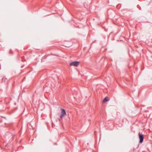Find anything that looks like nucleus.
Returning <instances> with one entry per match:
<instances>
[{"label": "nucleus", "instance_id": "obj_1", "mask_svg": "<svg viewBox=\"0 0 152 152\" xmlns=\"http://www.w3.org/2000/svg\"><path fill=\"white\" fill-rule=\"evenodd\" d=\"M139 137L140 139L139 142L140 143H141L143 142V139H144V135L143 134H141L140 132L138 134Z\"/></svg>", "mask_w": 152, "mask_h": 152}, {"label": "nucleus", "instance_id": "obj_2", "mask_svg": "<svg viewBox=\"0 0 152 152\" xmlns=\"http://www.w3.org/2000/svg\"><path fill=\"white\" fill-rule=\"evenodd\" d=\"M79 62L77 61H74L71 62L70 64V66H77L79 64Z\"/></svg>", "mask_w": 152, "mask_h": 152}, {"label": "nucleus", "instance_id": "obj_3", "mask_svg": "<svg viewBox=\"0 0 152 152\" xmlns=\"http://www.w3.org/2000/svg\"><path fill=\"white\" fill-rule=\"evenodd\" d=\"M66 114V113L65 110L64 109H61L60 118H61L65 115Z\"/></svg>", "mask_w": 152, "mask_h": 152}, {"label": "nucleus", "instance_id": "obj_4", "mask_svg": "<svg viewBox=\"0 0 152 152\" xmlns=\"http://www.w3.org/2000/svg\"><path fill=\"white\" fill-rule=\"evenodd\" d=\"M108 99L106 98H105L103 100V102L104 103L105 102H106L107 101H108Z\"/></svg>", "mask_w": 152, "mask_h": 152}, {"label": "nucleus", "instance_id": "obj_5", "mask_svg": "<svg viewBox=\"0 0 152 152\" xmlns=\"http://www.w3.org/2000/svg\"><path fill=\"white\" fill-rule=\"evenodd\" d=\"M12 125V124H11V123H10V126H11V125ZM10 129H11V127H10Z\"/></svg>", "mask_w": 152, "mask_h": 152}, {"label": "nucleus", "instance_id": "obj_6", "mask_svg": "<svg viewBox=\"0 0 152 152\" xmlns=\"http://www.w3.org/2000/svg\"><path fill=\"white\" fill-rule=\"evenodd\" d=\"M14 104H16V103H14Z\"/></svg>", "mask_w": 152, "mask_h": 152}]
</instances>
